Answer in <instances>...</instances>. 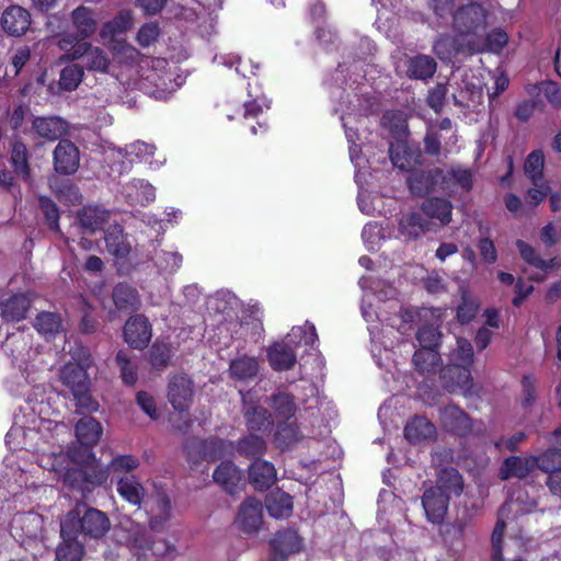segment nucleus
Segmentation results:
<instances>
[{
  "mask_svg": "<svg viewBox=\"0 0 561 561\" xmlns=\"http://www.w3.org/2000/svg\"><path fill=\"white\" fill-rule=\"evenodd\" d=\"M60 527L66 536L81 534L84 537L99 539L108 531L111 523L108 517L99 510L77 506L62 518Z\"/></svg>",
  "mask_w": 561,
  "mask_h": 561,
  "instance_id": "1",
  "label": "nucleus"
},
{
  "mask_svg": "<svg viewBox=\"0 0 561 561\" xmlns=\"http://www.w3.org/2000/svg\"><path fill=\"white\" fill-rule=\"evenodd\" d=\"M60 378L62 383L71 391L78 408L89 412L99 409L98 402L89 393V379L84 364H66L61 369Z\"/></svg>",
  "mask_w": 561,
  "mask_h": 561,
  "instance_id": "2",
  "label": "nucleus"
},
{
  "mask_svg": "<svg viewBox=\"0 0 561 561\" xmlns=\"http://www.w3.org/2000/svg\"><path fill=\"white\" fill-rule=\"evenodd\" d=\"M318 389L313 382L300 378L299 382L283 391V419L288 413L299 414L300 417L312 412V403H317Z\"/></svg>",
  "mask_w": 561,
  "mask_h": 561,
  "instance_id": "3",
  "label": "nucleus"
},
{
  "mask_svg": "<svg viewBox=\"0 0 561 561\" xmlns=\"http://www.w3.org/2000/svg\"><path fill=\"white\" fill-rule=\"evenodd\" d=\"M454 22L459 30L462 42L468 45V51L479 53L480 46H476L478 28L483 27L485 23V12L480 4L470 3L457 10L454 14Z\"/></svg>",
  "mask_w": 561,
  "mask_h": 561,
  "instance_id": "4",
  "label": "nucleus"
},
{
  "mask_svg": "<svg viewBox=\"0 0 561 561\" xmlns=\"http://www.w3.org/2000/svg\"><path fill=\"white\" fill-rule=\"evenodd\" d=\"M183 72H147L139 76V90L156 100H165L174 93L184 82Z\"/></svg>",
  "mask_w": 561,
  "mask_h": 561,
  "instance_id": "5",
  "label": "nucleus"
},
{
  "mask_svg": "<svg viewBox=\"0 0 561 561\" xmlns=\"http://www.w3.org/2000/svg\"><path fill=\"white\" fill-rule=\"evenodd\" d=\"M156 149L153 144L136 140L125 148L110 147L106 157L113 161L122 162L123 165L126 160L129 164L135 162L146 163L151 169H159L164 161L153 160Z\"/></svg>",
  "mask_w": 561,
  "mask_h": 561,
  "instance_id": "6",
  "label": "nucleus"
},
{
  "mask_svg": "<svg viewBox=\"0 0 561 561\" xmlns=\"http://www.w3.org/2000/svg\"><path fill=\"white\" fill-rule=\"evenodd\" d=\"M125 541L138 561H150L149 556L163 557L172 550L165 540H156L149 545L146 530L139 525L131 527Z\"/></svg>",
  "mask_w": 561,
  "mask_h": 561,
  "instance_id": "7",
  "label": "nucleus"
},
{
  "mask_svg": "<svg viewBox=\"0 0 561 561\" xmlns=\"http://www.w3.org/2000/svg\"><path fill=\"white\" fill-rule=\"evenodd\" d=\"M439 371L442 386L446 391L449 393L461 392L465 396L471 394L473 379L470 367L449 363Z\"/></svg>",
  "mask_w": 561,
  "mask_h": 561,
  "instance_id": "8",
  "label": "nucleus"
},
{
  "mask_svg": "<svg viewBox=\"0 0 561 561\" xmlns=\"http://www.w3.org/2000/svg\"><path fill=\"white\" fill-rule=\"evenodd\" d=\"M306 415L288 413L283 419V454L308 447L309 434L306 425Z\"/></svg>",
  "mask_w": 561,
  "mask_h": 561,
  "instance_id": "9",
  "label": "nucleus"
},
{
  "mask_svg": "<svg viewBox=\"0 0 561 561\" xmlns=\"http://www.w3.org/2000/svg\"><path fill=\"white\" fill-rule=\"evenodd\" d=\"M66 58L77 61L72 70H106L108 67L105 53L89 43H81L72 54L66 55Z\"/></svg>",
  "mask_w": 561,
  "mask_h": 561,
  "instance_id": "10",
  "label": "nucleus"
},
{
  "mask_svg": "<svg viewBox=\"0 0 561 561\" xmlns=\"http://www.w3.org/2000/svg\"><path fill=\"white\" fill-rule=\"evenodd\" d=\"M233 446L230 442H226L219 438H211L209 440L201 442L194 440L186 447L187 457L190 460H195L196 456H201L203 459L215 461L226 455L231 454Z\"/></svg>",
  "mask_w": 561,
  "mask_h": 561,
  "instance_id": "11",
  "label": "nucleus"
},
{
  "mask_svg": "<svg viewBox=\"0 0 561 561\" xmlns=\"http://www.w3.org/2000/svg\"><path fill=\"white\" fill-rule=\"evenodd\" d=\"M450 496L439 488H428L422 496L426 518L433 524H442L449 505Z\"/></svg>",
  "mask_w": 561,
  "mask_h": 561,
  "instance_id": "12",
  "label": "nucleus"
},
{
  "mask_svg": "<svg viewBox=\"0 0 561 561\" xmlns=\"http://www.w3.org/2000/svg\"><path fill=\"white\" fill-rule=\"evenodd\" d=\"M515 244H516V248L519 252L522 260L525 263H527L528 265H530V266L537 268L538 271H540L541 273H543V274L536 273V274L529 276L530 280H534L537 283L542 282L546 278V276H545L546 273L553 271L559 266L557 257H551L549 260L542 259L541 255L537 252V250L533 245L527 243L526 241L517 240Z\"/></svg>",
  "mask_w": 561,
  "mask_h": 561,
  "instance_id": "13",
  "label": "nucleus"
},
{
  "mask_svg": "<svg viewBox=\"0 0 561 561\" xmlns=\"http://www.w3.org/2000/svg\"><path fill=\"white\" fill-rule=\"evenodd\" d=\"M194 389L192 380L185 375L174 376L168 387V399L176 411H186L193 401Z\"/></svg>",
  "mask_w": 561,
  "mask_h": 561,
  "instance_id": "14",
  "label": "nucleus"
},
{
  "mask_svg": "<svg viewBox=\"0 0 561 561\" xmlns=\"http://www.w3.org/2000/svg\"><path fill=\"white\" fill-rule=\"evenodd\" d=\"M54 169L60 174H73L80 165V152L77 146L70 140L64 139L58 142L54 152Z\"/></svg>",
  "mask_w": 561,
  "mask_h": 561,
  "instance_id": "15",
  "label": "nucleus"
},
{
  "mask_svg": "<svg viewBox=\"0 0 561 561\" xmlns=\"http://www.w3.org/2000/svg\"><path fill=\"white\" fill-rule=\"evenodd\" d=\"M107 100L124 102L123 94L128 90L139 89V72H104Z\"/></svg>",
  "mask_w": 561,
  "mask_h": 561,
  "instance_id": "16",
  "label": "nucleus"
},
{
  "mask_svg": "<svg viewBox=\"0 0 561 561\" xmlns=\"http://www.w3.org/2000/svg\"><path fill=\"white\" fill-rule=\"evenodd\" d=\"M151 325L146 317L136 314L129 318L124 327V339L134 348L146 347L151 339Z\"/></svg>",
  "mask_w": 561,
  "mask_h": 561,
  "instance_id": "17",
  "label": "nucleus"
},
{
  "mask_svg": "<svg viewBox=\"0 0 561 561\" xmlns=\"http://www.w3.org/2000/svg\"><path fill=\"white\" fill-rule=\"evenodd\" d=\"M443 170L434 168L432 170H415L408 176V186L412 195L423 197L433 192L440 181Z\"/></svg>",
  "mask_w": 561,
  "mask_h": 561,
  "instance_id": "18",
  "label": "nucleus"
},
{
  "mask_svg": "<svg viewBox=\"0 0 561 561\" xmlns=\"http://www.w3.org/2000/svg\"><path fill=\"white\" fill-rule=\"evenodd\" d=\"M121 194L131 206H146L156 198V188L146 180L134 179L124 184Z\"/></svg>",
  "mask_w": 561,
  "mask_h": 561,
  "instance_id": "19",
  "label": "nucleus"
},
{
  "mask_svg": "<svg viewBox=\"0 0 561 561\" xmlns=\"http://www.w3.org/2000/svg\"><path fill=\"white\" fill-rule=\"evenodd\" d=\"M535 469V456H510L503 460L499 469V478L503 481L510 480L512 478L525 479Z\"/></svg>",
  "mask_w": 561,
  "mask_h": 561,
  "instance_id": "20",
  "label": "nucleus"
},
{
  "mask_svg": "<svg viewBox=\"0 0 561 561\" xmlns=\"http://www.w3.org/2000/svg\"><path fill=\"white\" fill-rule=\"evenodd\" d=\"M1 25L9 35L21 36L31 25V14L20 5H10L2 13Z\"/></svg>",
  "mask_w": 561,
  "mask_h": 561,
  "instance_id": "21",
  "label": "nucleus"
},
{
  "mask_svg": "<svg viewBox=\"0 0 561 561\" xmlns=\"http://www.w3.org/2000/svg\"><path fill=\"white\" fill-rule=\"evenodd\" d=\"M145 508L150 516L152 529L161 527L171 516V504L163 491H157L144 501Z\"/></svg>",
  "mask_w": 561,
  "mask_h": 561,
  "instance_id": "22",
  "label": "nucleus"
},
{
  "mask_svg": "<svg viewBox=\"0 0 561 561\" xmlns=\"http://www.w3.org/2000/svg\"><path fill=\"white\" fill-rule=\"evenodd\" d=\"M389 157L396 168L404 171L411 170L421 163V151L402 140L390 144Z\"/></svg>",
  "mask_w": 561,
  "mask_h": 561,
  "instance_id": "23",
  "label": "nucleus"
},
{
  "mask_svg": "<svg viewBox=\"0 0 561 561\" xmlns=\"http://www.w3.org/2000/svg\"><path fill=\"white\" fill-rule=\"evenodd\" d=\"M249 481L257 491H265L277 481V470L273 463L257 459L249 467Z\"/></svg>",
  "mask_w": 561,
  "mask_h": 561,
  "instance_id": "24",
  "label": "nucleus"
},
{
  "mask_svg": "<svg viewBox=\"0 0 561 561\" xmlns=\"http://www.w3.org/2000/svg\"><path fill=\"white\" fill-rule=\"evenodd\" d=\"M236 522L245 533L257 531L262 523L261 502L253 497L247 499L240 506Z\"/></svg>",
  "mask_w": 561,
  "mask_h": 561,
  "instance_id": "25",
  "label": "nucleus"
},
{
  "mask_svg": "<svg viewBox=\"0 0 561 561\" xmlns=\"http://www.w3.org/2000/svg\"><path fill=\"white\" fill-rule=\"evenodd\" d=\"M242 81L248 85L247 89L249 96V100L244 102L243 115L245 118H255L263 113V110L264 107H267V104L264 101L262 89L259 84L255 72H251L250 76H242Z\"/></svg>",
  "mask_w": 561,
  "mask_h": 561,
  "instance_id": "26",
  "label": "nucleus"
},
{
  "mask_svg": "<svg viewBox=\"0 0 561 561\" xmlns=\"http://www.w3.org/2000/svg\"><path fill=\"white\" fill-rule=\"evenodd\" d=\"M442 420L448 431L465 437L472 431V421L469 415L455 405H447L442 410Z\"/></svg>",
  "mask_w": 561,
  "mask_h": 561,
  "instance_id": "27",
  "label": "nucleus"
},
{
  "mask_svg": "<svg viewBox=\"0 0 561 561\" xmlns=\"http://www.w3.org/2000/svg\"><path fill=\"white\" fill-rule=\"evenodd\" d=\"M391 58L397 69L408 68V70H435V60L427 55L407 54L401 49H396Z\"/></svg>",
  "mask_w": 561,
  "mask_h": 561,
  "instance_id": "28",
  "label": "nucleus"
},
{
  "mask_svg": "<svg viewBox=\"0 0 561 561\" xmlns=\"http://www.w3.org/2000/svg\"><path fill=\"white\" fill-rule=\"evenodd\" d=\"M67 123L57 116L36 117L33 121V130L41 138L56 140L67 133Z\"/></svg>",
  "mask_w": 561,
  "mask_h": 561,
  "instance_id": "29",
  "label": "nucleus"
},
{
  "mask_svg": "<svg viewBox=\"0 0 561 561\" xmlns=\"http://www.w3.org/2000/svg\"><path fill=\"white\" fill-rule=\"evenodd\" d=\"M436 427L425 416H414L404 426V437L412 444H417L434 436Z\"/></svg>",
  "mask_w": 561,
  "mask_h": 561,
  "instance_id": "30",
  "label": "nucleus"
},
{
  "mask_svg": "<svg viewBox=\"0 0 561 561\" xmlns=\"http://www.w3.org/2000/svg\"><path fill=\"white\" fill-rule=\"evenodd\" d=\"M428 220L416 211L409 213L399 220V232L408 240L419 239L428 230Z\"/></svg>",
  "mask_w": 561,
  "mask_h": 561,
  "instance_id": "31",
  "label": "nucleus"
},
{
  "mask_svg": "<svg viewBox=\"0 0 561 561\" xmlns=\"http://www.w3.org/2000/svg\"><path fill=\"white\" fill-rule=\"evenodd\" d=\"M412 362L419 374H435L440 368L442 358L437 348L421 347L414 352Z\"/></svg>",
  "mask_w": 561,
  "mask_h": 561,
  "instance_id": "32",
  "label": "nucleus"
},
{
  "mask_svg": "<svg viewBox=\"0 0 561 561\" xmlns=\"http://www.w3.org/2000/svg\"><path fill=\"white\" fill-rule=\"evenodd\" d=\"M423 213L432 219H437L442 226L451 221L453 204L447 198L430 197L422 204Z\"/></svg>",
  "mask_w": 561,
  "mask_h": 561,
  "instance_id": "33",
  "label": "nucleus"
},
{
  "mask_svg": "<svg viewBox=\"0 0 561 561\" xmlns=\"http://www.w3.org/2000/svg\"><path fill=\"white\" fill-rule=\"evenodd\" d=\"M83 72H43L38 78L41 83H45L48 79L55 80V75H58V82H51L48 84V90L58 94L62 91L75 90L82 80Z\"/></svg>",
  "mask_w": 561,
  "mask_h": 561,
  "instance_id": "34",
  "label": "nucleus"
},
{
  "mask_svg": "<svg viewBox=\"0 0 561 561\" xmlns=\"http://www.w3.org/2000/svg\"><path fill=\"white\" fill-rule=\"evenodd\" d=\"M112 297L118 310L133 311L137 310L141 305L137 289L126 283L117 284L113 289Z\"/></svg>",
  "mask_w": 561,
  "mask_h": 561,
  "instance_id": "35",
  "label": "nucleus"
},
{
  "mask_svg": "<svg viewBox=\"0 0 561 561\" xmlns=\"http://www.w3.org/2000/svg\"><path fill=\"white\" fill-rule=\"evenodd\" d=\"M138 466L139 461L131 455L117 456L112 459L107 469L99 470L90 481L94 484H103L107 481L110 471L114 473L129 472Z\"/></svg>",
  "mask_w": 561,
  "mask_h": 561,
  "instance_id": "36",
  "label": "nucleus"
},
{
  "mask_svg": "<svg viewBox=\"0 0 561 561\" xmlns=\"http://www.w3.org/2000/svg\"><path fill=\"white\" fill-rule=\"evenodd\" d=\"M102 425L91 416H84L76 425V436L87 447L95 446L102 436Z\"/></svg>",
  "mask_w": 561,
  "mask_h": 561,
  "instance_id": "37",
  "label": "nucleus"
},
{
  "mask_svg": "<svg viewBox=\"0 0 561 561\" xmlns=\"http://www.w3.org/2000/svg\"><path fill=\"white\" fill-rule=\"evenodd\" d=\"M214 480L227 492L234 493L242 481V472L232 462L224 461L214 471Z\"/></svg>",
  "mask_w": 561,
  "mask_h": 561,
  "instance_id": "38",
  "label": "nucleus"
},
{
  "mask_svg": "<svg viewBox=\"0 0 561 561\" xmlns=\"http://www.w3.org/2000/svg\"><path fill=\"white\" fill-rule=\"evenodd\" d=\"M60 536L62 541L56 549L57 561H81L84 554V547L78 541L77 535L66 536L62 533V527H60Z\"/></svg>",
  "mask_w": 561,
  "mask_h": 561,
  "instance_id": "39",
  "label": "nucleus"
},
{
  "mask_svg": "<svg viewBox=\"0 0 561 561\" xmlns=\"http://www.w3.org/2000/svg\"><path fill=\"white\" fill-rule=\"evenodd\" d=\"M71 19L80 39L90 37L96 30L94 13L87 7L80 5L75 9L71 13Z\"/></svg>",
  "mask_w": 561,
  "mask_h": 561,
  "instance_id": "40",
  "label": "nucleus"
},
{
  "mask_svg": "<svg viewBox=\"0 0 561 561\" xmlns=\"http://www.w3.org/2000/svg\"><path fill=\"white\" fill-rule=\"evenodd\" d=\"M118 494L128 503L139 506L144 501L145 490L135 476L122 477L117 481Z\"/></svg>",
  "mask_w": 561,
  "mask_h": 561,
  "instance_id": "41",
  "label": "nucleus"
},
{
  "mask_svg": "<svg viewBox=\"0 0 561 561\" xmlns=\"http://www.w3.org/2000/svg\"><path fill=\"white\" fill-rule=\"evenodd\" d=\"M30 307L25 295H14L2 304L1 314L7 321L19 322L26 318Z\"/></svg>",
  "mask_w": 561,
  "mask_h": 561,
  "instance_id": "42",
  "label": "nucleus"
},
{
  "mask_svg": "<svg viewBox=\"0 0 561 561\" xmlns=\"http://www.w3.org/2000/svg\"><path fill=\"white\" fill-rule=\"evenodd\" d=\"M443 188L458 186L465 192H470L473 187V173L470 169L460 167L451 168L446 172L443 171L440 176Z\"/></svg>",
  "mask_w": 561,
  "mask_h": 561,
  "instance_id": "43",
  "label": "nucleus"
},
{
  "mask_svg": "<svg viewBox=\"0 0 561 561\" xmlns=\"http://www.w3.org/2000/svg\"><path fill=\"white\" fill-rule=\"evenodd\" d=\"M442 491L460 495L463 491V480L459 471L454 467L442 468L437 473V485Z\"/></svg>",
  "mask_w": 561,
  "mask_h": 561,
  "instance_id": "44",
  "label": "nucleus"
},
{
  "mask_svg": "<svg viewBox=\"0 0 561 561\" xmlns=\"http://www.w3.org/2000/svg\"><path fill=\"white\" fill-rule=\"evenodd\" d=\"M318 342L316 327L308 321L305 325L294 327L290 332L283 339V343L289 346L306 345L313 347Z\"/></svg>",
  "mask_w": 561,
  "mask_h": 561,
  "instance_id": "45",
  "label": "nucleus"
},
{
  "mask_svg": "<svg viewBox=\"0 0 561 561\" xmlns=\"http://www.w3.org/2000/svg\"><path fill=\"white\" fill-rule=\"evenodd\" d=\"M133 24V16L128 11L119 12L112 21L106 22L101 28L100 36L104 42L113 41L125 34Z\"/></svg>",
  "mask_w": 561,
  "mask_h": 561,
  "instance_id": "46",
  "label": "nucleus"
},
{
  "mask_svg": "<svg viewBox=\"0 0 561 561\" xmlns=\"http://www.w3.org/2000/svg\"><path fill=\"white\" fill-rule=\"evenodd\" d=\"M434 50L439 59L450 61L456 54L468 50V45L461 41L459 34L456 38L449 35H442L435 42Z\"/></svg>",
  "mask_w": 561,
  "mask_h": 561,
  "instance_id": "47",
  "label": "nucleus"
},
{
  "mask_svg": "<svg viewBox=\"0 0 561 561\" xmlns=\"http://www.w3.org/2000/svg\"><path fill=\"white\" fill-rule=\"evenodd\" d=\"M34 328L46 339H51L62 330V321L58 313L43 311L35 318Z\"/></svg>",
  "mask_w": 561,
  "mask_h": 561,
  "instance_id": "48",
  "label": "nucleus"
},
{
  "mask_svg": "<svg viewBox=\"0 0 561 561\" xmlns=\"http://www.w3.org/2000/svg\"><path fill=\"white\" fill-rule=\"evenodd\" d=\"M105 243L108 252L116 257H125L131 249L123 229L117 226L106 232Z\"/></svg>",
  "mask_w": 561,
  "mask_h": 561,
  "instance_id": "49",
  "label": "nucleus"
},
{
  "mask_svg": "<svg viewBox=\"0 0 561 561\" xmlns=\"http://www.w3.org/2000/svg\"><path fill=\"white\" fill-rule=\"evenodd\" d=\"M107 218L108 213L95 206L84 207L79 214L80 225L89 231L101 229Z\"/></svg>",
  "mask_w": 561,
  "mask_h": 561,
  "instance_id": "50",
  "label": "nucleus"
},
{
  "mask_svg": "<svg viewBox=\"0 0 561 561\" xmlns=\"http://www.w3.org/2000/svg\"><path fill=\"white\" fill-rule=\"evenodd\" d=\"M545 154L540 149L533 150L525 159L524 173L533 184L543 180Z\"/></svg>",
  "mask_w": 561,
  "mask_h": 561,
  "instance_id": "51",
  "label": "nucleus"
},
{
  "mask_svg": "<svg viewBox=\"0 0 561 561\" xmlns=\"http://www.w3.org/2000/svg\"><path fill=\"white\" fill-rule=\"evenodd\" d=\"M11 161L15 173L19 174L23 180L28 182L31 180L28 153L26 146L23 142L16 141L13 144Z\"/></svg>",
  "mask_w": 561,
  "mask_h": 561,
  "instance_id": "52",
  "label": "nucleus"
},
{
  "mask_svg": "<svg viewBox=\"0 0 561 561\" xmlns=\"http://www.w3.org/2000/svg\"><path fill=\"white\" fill-rule=\"evenodd\" d=\"M536 469L547 473L548 476L561 470V449L548 448L543 453L535 456Z\"/></svg>",
  "mask_w": 561,
  "mask_h": 561,
  "instance_id": "53",
  "label": "nucleus"
},
{
  "mask_svg": "<svg viewBox=\"0 0 561 561\" xmlns=\"http://www.w3.org/2000/svg\"><path fill=\"white\" fill-rule=\"evenodd\" d=\"M183 257L175 251H158L154 255V264L160 273L173 274L182 265Z\"/></svg>",
  "mask_w": 561,
  "mask_h": 561,
  "instance_id": "54",
  "label": "nucleus"
},
{
  "mask_svg": "<svg viewBox=\"0 0 561 561\" xmlns=\"http://www.w3.org/2000/svg\"><path fill=\"white\" fill-rule=\"evenodd\" d=\"M479 304L476 299L471 298L468 291L463 290L461 294V302L456 309V319L461 324L470 323L477 316Z\"/></svg>",
  "mask_w": 561,
  "mask_h": 561,
  "instance_id": "55",
  "label": "nucleus"
},
{
  "mask_svg": "<svg viewBox=\"0 0 561 561\" xmlns=\"http://www.w3.org/2000/svg\"><path fill=\"white\" fill-rule=\"evenodd\" d=\"M376 50V47L371 39L368 37H360L358 42V46L356 47V51L350 54L343 64H340L339 66H355L357 67V64L363 61L366 62L369 60V58L374 55Z\"/></svg>",
  "mask_w": 561,
  "mask_h": 561,
  "instance_id": "56",
  "label": "nucleus"
},
{
  "mask_svg": "<svg viewBox=\"0 0 561 561\" xmlns=\"http://www.w3.org/2000/svg\"><path fill=\"white\" fill-rule=\"evenodd\" d=\"M450 363L471 367L473 363V347L467 339H457V347L450 353Z\"/></svg>",
  "mask_w": 561,
  "mask_h": 561,
  "instance_id": "57",
  "label": "nucleus"
},
{
  "mask_svg": "<svg viewBox=\"0 0 561 561\" xmlns=\"http://www.w3.org/2000/svg\"><path fill=\"white\" fill-rule=\"evenodd\" d=\"M257 371V362L254 358L241 357L230 364V373L234 378L247 379Z\"/></svg>",
  "mask_w": 561,
  "mask_h": 561,
  "instance_id": "58",
  "label": "nucleus"
},
{
  "mask_svg": "<svg viewBox=\"0 0 561 561\" xmlns=\"http://www.w3.org/2000/svg\"><path fill=\"white\" fill-rule=\"evenodd\" d=\"M244 414L247 417L248 426L252 431L266 430L271 424V415L262 407L247 409Z\"/></svg>",
  "mask_w": 561,
  "mask_h": 561,
  "instance_id": "59",
  "label": "nucleus"
},
{
  "mask_svg": "<svg viewBox=\"0 0 561 561\" xmlns=\"http://www.w3.org/2000/svg\"><path fill=\"white\" fill-rule=\"evenodd\" d=\"M305 547L304 538L295 528L283 530V560L287 554L299 553Z\"/></svg>",
  "mask_w": 561,
  "mask_h": 561,
  "instance_id": "60",
  "label": "nucleus"
},
{
  "mask_svg": "<svg viewBox=\"0 0 561 561\" xmlns=\"http://www.w3.org/2000/svg\"><path fill=\"white\" fill-rule=\"evenodd\" d=\"M114 58L122 66H133V64L138 59L139 51L125 41H118L113 46Z\"/></svg>",
  "mask_w": 561,
  "mask_h": 561,
  "instance_id": "61",
  "label": "nucleus"
},
{
  "mask_svg": "<svg viewBox=\"0 0 561 561\" xmlns=\"http://www.w3.org/2000/svg\"><path fill=\"white\" fill-rule=\"evenodd\" d=\"M440 331L433 324H424L416 332V340L421 347L437 348L440 340Z\"/></svg>",
  "mask_w": 561,
  "mask_h": 561,
  "instance_id": "62",
  "label": "nucleus"
},
{
  "mask_svg": "<svg viewBox=\"0 0 561 561\" xmlns=\"http://www.w3.org/2000/svg\"><path fill=\"white\" fill-rule=\"evenodd\" d=\"M507 41L508 37L505 32L495 30L488 34L483 43L476 39V46H480L481 49L479 51L489 50L496 53L507 44Z\"/></svg>",
  "mask_w": 561,
  "mask_h": 561,
  "instance_id": "63",
  "label": "nucleus"
},
{
  "mask_svg": "<svg viewBox=\"0 0 561 561\" xmlns=\"http://www.w3.org/2000/svg\"><path fill=\"white\" fill-rule=\"evenodd\" d=\"M239 453L247 457H255L265 450V442L257 435H249L239 443Z\"/></svg>",
  "mask_w": 561,
  "mask_h": 561,
  "instance_id": "64",
  "label": "nucleus"
}]
</instances>
